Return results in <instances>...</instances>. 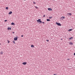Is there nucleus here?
Returning <instances> with one entry per match:
<instances>
[{
  "label": "nucleus",
  "mask_w": 75,
  "mask_h": 75,
  "mask_svg": "<svg viewBox=\"0 0 75 75\" xmlns=\"http://www.w3.org/2000/svg\"><path fill=\"white\" fill-rule=\"evenodd\" d=\"M52 18V17H49V18L50 19H51V18Z\"/></svg>",
  "instance_id": "obj_18"
},
{
  "label": "nucleus",
  "mask_w": 75,
  "mask_h": 75,
  "mask_svg": "<svg viewBox=\"0 0 75 75\" xmlns=\"http://www.w3.org/2000/svg\"><path fill=\"white\" fill-rule=\"evenodd\" d=\"M47 21H50V20L47 19Z\"/></svg>",
  "instance_id": "obj_17"
},
{
  "label": "nucleus",
  "mask_w": 75,
  "mask_h": 75,
  "mask_svg": "<svg viewBox=\"0 0 75 75\" xmlns=\"http://www.w3.org/2000/svg\"><path fill=\"white\" fill-rule=\"evenodd\" d=\"M33 3L34 4H36V3L34 2V1H33Z\"/></svg>",
  "instance_id": "obj_22"
},
{
  "label": "nucleus",
  "mask_w": 75,
  "mask_h": 75,
  "mask_svg": "<svg viewBox=\"0 0 75 75\" xmlns=\"http://www.w3.org/2000/svg\"><path fill=\"white\" fill-rule=\"evenodd\" d=\"M24 0V1H25V0Z\"/></svg>",
  "instance_id": "obj_33"
},
{
  "label": "nucleus",
  "mask_w": 75,
  "mask_h": 75,
  "mask_svg": "<svg viewBox=\"0 0 75 75\" xmlns=\"http://www.w3.org/2000/svg\"><path fill=\"white\" fill-rule=\"evenodd\" d=\"M13 43H14V44H15V41H13Z\"/></svg>",
  "instance_id": "obj_20"
},
{
  "label": "nucleus",
  "mask_w": 75,
  "mask_h": 75,
  "mask_svg": "<svg viewBox=\"0 0 75 75\" xmlns=\"http://www.w3.org/2000/svg\"><path fill=\"white\" fill-rule=\"evenodd\" d=\"M69 44L70 45H72V44H73L72 42H69Z\"/></svg>",
  "instance_id": "obj_7"
},
{
  "label": "nucleus",
  "mask_w": 75,
  "mask_h": 75,
  "mask_svg": "<svg viewBox=\"0 0 75 75\" xmlns=\"http://www.w3.org/2000/svg\"><path fill=\"white\" fill-rule=\"evenodd\" d=\"M11 25H15V24H14V23L13 22L11 23Z\"/></svg>",
  "instance_id": "obj_10"
},
{
  "label": "nucleus",
  "mask_w": 75,
  "mask_h": 75,
  "mask_svg": "<svg viewBox=\"0 0 75 75\" xmlns=\"http://www.w3.org/2000/svg\"><path fill=\"white\" fill-rule=\"evenodd\" d=\"M64 18H65V17L63 16L61 18L60 20H63Z\"/></svg>",
  "instance_id": "obj_3"
},
{
  "label": "nucleus",
  "mask_w": 75,
  "mask_h": 75,
  "mask_svg": "<svg viewBox=\"0 0 75 75\" xmlns=\"http://www.w3.org/2000/svg\"><path fill=\"white\" fill-rule=\"evenodd\" d=\"M69 59H67V60H69Z\"/></svg>",
  "instance_id": "obj_30"
},
{
  "label": "nucleus",
  "mask_w": 75,
  "mask_h": 75,
  "mask_svg": "<svg viewBox=\"0 0 75 75\" xmlns=\"http://www.w3.org/2000/svg\"><path fill=\"white\" fill-rule=\"evenodd\" d=\"M74 55H75V52L74 53Z\"/></svg>",
  "instance_id": "obj_28"
},
{
  "label": "nucleus",
  "mask_w": 75,
  "mask_h": 75,
  "mask_svg": "<svg viewBox=\"0 0 75 75\" xmlns=\"http://www.w3.org/2000/svg\"><path fill=\"white\" fill-rule=\"evenodd\" d=\"M61 40H62V39H61Z\"/></svg>",
  "instance_id": "obj_32"
},
{
  "label": "nucleus",
  "mask_w": 75,
  "mask_h": 75,
  "mask_svg": "<svg viewBox=\"0 0 75 75\" xmlns=\"http://www.w3.org/2000/svg\"><path fill=\"white\" fill-rule=\"evenodd\" d=\"M48 10H49V11H52V8H48Z\"/></svg>",
  "instance_id": "obj_4"
},
{
  "label": "nucleus",
  "mask_w": 75,
  "mask_h": 75,
  "mask_svg": "<svg viewBox=\"0 0 75 75\" xmlns=\"http://www.w3.org/2000/svg\"><path fill=\"white\" fill-rule=\"evenodd\" d=\"M47 42H48V41H49V40H47Z\"/></svg>",
  "instance_id": "obj_25"
},
{
  "label": "nucleus",
  "mask_w": 75,
  "mask_h": 75,
  "mask_svg": "<svg viewBox=\"0 0 75 75\" xmlns=\"http://www.w3.org/2000/svg\"><path fill=\"white\" fill-rule=\"evenodd\" d=\"M0 45H1V44L0 43Z\"/></svg>",
  "instance_id": "obj_34"
},
{
  "label": "nucleus",
  "mask_w": 75,
  "mask_h": 75,
  "mask_svg": "<svg viewBox=\"0 0 75 75\" xmlns=\"http://www.w3.org/2000/svg\"><path fill=\"white\" fill-rule=\"evenodd\" d=\"M37 22H40V23H42V21H41V19H40L37 20Z\"/></svg>",
  "instance_id": "obj_2"
},
{
  "label": "nucleus",
  "mask_w": 75,
  "mask_h": 75,
  "mask_svg": "<svg viewBox=\"0 0 75 75\" xmlns=\"http://www.w3.org/2000/svg\"><path fill=\"white\" fill-rule=\"evenodd\" d=\"M31 47L32 48H34V45H31Z\"/></svg>",
  "instance_id": "obj_13"
},
{
  "label": "nucleus",
  "mask_w": 75,
  "mask_h": 75,
  "mask_svg": "<svg viewBox=\"0 0 75 75\" xmlns=\"http://www.w3.org/2000/svg\"><path fill=\"white\" fill-rule=\"evenodd\" d=\"M14 40H15V41H16V40H17V38H14Z\"/></svg>",
  "instance_id": "obj_11"
},
{
  "label": "nucleus",
  "mask_w": 75,
  "mask_h": 75,
  "mask_svg": "<svg viewBox=\"0 0 75 75\" xmlns=\"http://www.w3.org/2000/svg\"><path fill=\"white\" fill-rule=\"evenodd\" d=\"M56 24L57 25H59V26H61V23H58L57 22H56Z\"/></svg>",
  "instance_id": "obj_1"
},
{
  "label": "nucleus",
  "mask_w": 75,
  "mask_h": 75,
  "mask_svg": "<svg viewBox=\"0 0 75 75\" xmlns=\"http://www.w3.org/2000/svg\"><path fill=\"white\" fill-rule=\"evenodd\" d=\"M23 35H22L21 36V37H23Z\"/></svg>",
  "instance_id": "obj_24"
},
{
  "label": "nucleus",
  "mask_w": 75,
  "mask_h": 75,
  "mask_svg": "<svg viewBox=\"0 0 75 75\" xmlns=\"http://www.w3.org/2000/svg\"><path fill=\"white\" fill-rule=\"evenodd\" d=\"M45 17V15H44L43 17Z\"/></svg>",
  "instance_id": "obj_29"
},
{
  "label": "nucleus",
  "mask_w": 75,
  "mask_h": 75,
  "mask_svg": "<svg viewBox=\"0 0 75 75\" xmlns=\"http://www.w3.org/2000/svg\"><path fill=\"white\" fill-rule=\"evenodd\" d=\"M72 38H73V37H72L70 38H69V40H72Z\"/></svg>",
  "instance_id": "obj_12"
},
{
  "label": "nucleus",
  "mask_w": 75,
  "mask_h": 75,
  "mask_svg": "<svg viewBox=\"0 0 75 75\" xmlns=\"http://www.w3.org/2000/svg\"><path fill=\"white\" fill-rule=\"evenodd\" d=\"M12 33L13 34H14V32H13Z\"/></svg>",
  "instance_id": "obj_26"
},
{
  "label": "nucleus",
  "mask_w": 75,
  "mask_h": 75,
  "mask_svg": "<svg viewBox=\"0 0 75 75\" xmlns=\"http://www.w3.org/2000/svg\"><path fill=\"white\" fill-rule=\"evenodd\" d=\"M6 10H8V7H6Z\"/></svg>",
  "instance_id": "obj_16"
},
{
  "label": "nucleus",
  "mask_w": 75,
  "mask_h": 75,
  "mask_svg": "<svg viewBox=\"0 0 75 75\" xmlns=\"http://www.w3.org/2000/svg\"><path fill=\"white\" fill-rule=\"evenodd\" d=\"M35 8H38V7L36 6H35Z\"/></svg>",
  "instance_id": "obj_19"
},
{
  "label": "nucleus",
  "mask_w": 75,
  "mask_h": 75,
  "mask_svg": "<svg viewBox=\"0 0 75 75\" xmlns=\"http://www.w3.org/2000/svg\"><path fill=\"white\" fill-rule=\"evenodd\" d=\"M72 30L70 29H69V30H68V31H72Z\"/></svg>",
  "instance_id": "obj_15"
},
{
  "label": "nucleus",
  "mask_w": 75,
  "mask_h": 75,
  "mask_svg": "<svg viewBox=\"0 0 75 75\" xmlns=\"http://www.w3.org/2000/svg\"><path fill=\"white\" fill-rule=\"evenodd\" d=\"M54 75H57V74H54Z\"/></svg>",
  "instance_id": "obj_31"
},
{
  "label": "nucleus",
  "mask_w": 75,
  "mask_h": 75,
  "mask_svg": "<svg viewBox=\"0 0 75 75\" xmlns=\"http://www.w3.org/2000/svg\"><path fill=\"white\" fill-rule=\"evenodd\" d=\"M12 13V11H10L9 12L8 14H11Z\"/></svg>",
  "instance_id": "obj_9"
},
{
  "label": "nucleus",
  "mask_w": 75,
  "mask_h": 75,
  "mask_svg": "<svg viewBox=\"0 0 75 75\" xmlns=\"http://www.w3.org/2000/svg\"><path fill=\"white\" fill-rule=\"evenodd\" d=\"M67 15L68 16H71L72 14L71 13H68Z\"/></svg>",
  "instance_id": "obj_5"
},
{
  "label": "nucleus",
  "mask_w": 75,
  "mask_h": 75,
  "mask_svg": "<svg viewBox=\"0 0 75 75\" xmlns=\"http://www.w3.org/2000/svg\"><path fill=\"white\" fill-rule=\"evenodd\" d=\"M42 23H43V24H44V23H45L44 22H43Z\"/></svg>",
  "instance_id": "obj_27"
},
{
  "label": "nucleus",
  "mask_w": 75,
  "mask_h": 75,
  "mask_svg": "<svg viewBox=\"0 0 75 75\" xmlns=\"http://www.w3.org/2000/svg\"><path fill=\"white\" fill-rule=\"evenodd\" d=\"M10 41L8 40V43H9Z\"/></svg>",
  "instance_id": "obj_23"
},
{
  "label": "nucleus",
  "mask_w": 75,
  "mask_h": 75,
  "mask_svg": "<svg viewBox=\"0 0 75 75\" xmlns=\"http://www.w3.org/2000/svg\"><path fill=\"white\" fill-rule=\"evenodd\" d=\"M3 54V51H1L0 52V54Z\"/></svg>",
  "instance_id": "obj_14"
},
{
  "label": "nucleus",
  "mask_w": 75,
  "mask_h": 75,
  "mask_svg": "<svg viewBox=\"0 0 75 75\" xmlns=\"http://www.w3.org/2000/svg\"><path fill=\"white\" fill-rule=\"evenodd\" d=\"M7 21V20H5L4 21H5V22H6V21Z\"/></svg>",
  "instance_id": "obj_21"
},
{
  "label": "nucleus",
  "mask_w": 75,
  "mask_h": 75,
  "mask_svg": "<svg viewBox=\"0 0 75 75\" xmlns=\"http://www.w3.org/2000/svg\"><path fill=\"white\" fill-rule=\"evenodd\" d=\"M22 64L23 65H26L27 64V62H24L22 63Z\"/></svg>",
  "instance_id": "obj_6"
},
{
  "label": "nucleus",
  "mask_w": 75,
  "mask_h": 75,
  "mask_svg": "<svg viewBox=\"0 0 75 75\" xmlns=\"http://www.w3.org/2000/svg\"><path fill=\"white\" fill-rule=\"evenodd\" d=\"M7 29L8 30H11V28L8 27V28Z\"/></svg>",
  "instance_id": "obj_8"
}]
</instances>
